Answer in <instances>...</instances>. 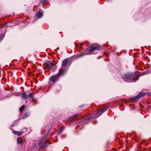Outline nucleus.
Here are the masks:
<instances>
[{
    "label": "nucleus",
    "instance_id": "17",
    "mask_svg": "<svg viewBox=\"0 0 151 151\" xmlns=\"http://www.w3.org/2000/svg\"><path fill=\"white\" fill-rule=\"evenodd\" d=\"M22 138L21 137H19V144L22 143Z\"/></svg>",
    "mask_w": 151,
    "mask_h": 151
},
{
    "label": "nucleus",
    "instance_id": "14",
    "mask_svg": "<svg viewBox=\"0 0 151 151\" xmlns=\"http://www.w3.org/2000/svg\"><path fill=\"white\" fill-rule=\"evenodd\" d=\"M27 114L26 113H24V115H23V116L22 117L23 119H24L25 118H26L27 117Z\"/></svg>",
    "mask_w": 151,
    "mask_h": 151
},
{
    "label": "nucleus",
    "instance_id": "5",
    "mask_svg": "<svg viewBox=\"0 0 151 151\" xmlns=\"http://www.w3.org/2000/svg\"><path fill=\"white\" fill-rule=\"evenodd\" d=\"M66 72V71L64 68H60L59 70L58 73L57 75L60 77V76H61L65 74Z\"/></svg>",
    "mask_w": 151,
    "mask_h": 151
},
{
    "label": "nucleus",
    "instance_id": "15",
    "mask_svg": "<svg viewBox=\"0 0 151 151\" xmlns=\"http://www.w3.org/2000/svg\"><path fill=\"white\" fill-rule=\"evenodd\" d=\"M13 133L15 134H17L19 135V132L16 131L14 130L13 131Z\"/></svg>",
    "mask_w": 151,
    "mask_h": 151
},
{
    "label": "nucleus",
    "instance_id": "22",
    "mask_svg": "<svg viewBox=\"0 0 151 151\" xmlns=\"http://www.w3.org/2000/svg\"><path fill=\"white\" fill-rule=\"evenodd\" d=\"M89 118H86V120H88V119Z\"/></svg>",
    "mask_w": 151,
    "mask_h": 151
},
{
    "label": "nucleus",
    "instance_id": "2",
    "mask_svg": "<svg viewBox=\"0 0 151 151\" xmlns=\"http://www.w3.org/2000/svg\"><path fill=\"white\" fill-rule=\"evenodd\" d=\"M99 48V45L97 44H93L90 47L87 48L86 52L81 53L80 55H78V57L83 56L85 55H88L90 54V52L94 50H96Z\"/></svg>",
    "mask_w": 151,
    "mask_h": 151
},
{
    "label": "nucleus",
    "instance_id": "11",
    "mask_svg": "<svg viewBox=\"0 0 151 151\" xmlns=\"http://www.w3.org/2000/svg\"><path fill=\"white\" fill-rule=\"evenodd\" d=\"M42 16V12L41 11L38 12L36 14V16L38 18H41Z\"/></svg>",
    "mask_w": 151,
    "mask_h": 151
},
{
    "label": "nucleus",
    "instance_id": "25",
    "mask_svg": "<svg viewBox=\"0 0 151 151\" xmlns=\"http://www.w3.org/2000/svg\"><path fill=\"white\" fill-rule=\"evenodd\" d=\"M19 135H21V134H20V133H19Z\"/></svg>",
    "mask_w": 151,
    "mask_h": 151
},
{
    "label": "nucleus",
    "instance_id": "13",
    "mask_svg": "<svg viewBox=\"0 0 151 151\" xmlns=\"http://www.w3.org/2000/svg\"><path fill=\"white\" fill-rule=\"evenodd\" d=\"M25 107V106L23 105L20 108H19V111L22 112V111Z\"/></svg>",
    "mask_w": 151,
    "mask_h": 151
},
{
    "label": "nucleus",
    "instance_id": "12",
    "mask_svg": "<svg viewBox=\"0 0 151 151\" xmlns=\"http://www.w3.org/2000/svg\"><path fill=\"white\" fill-rule=\"evenodd\" d=\"M22 93V98L26 99L28 98V96L25 93Z\"/></svg>",
    "mask_w": 151,
    "mask_h": 151
},
{
    "label": "nucleus",
    "instance_id": "18",
    "mask_svg": "<svg viewBox=\"0 0 151 151\" xmlns=\"http://www.w3.org/2000/svg\"><path fill=\"white\" fill-rule=\"evenodd\" d=\"M78 115V114H77L76 115H75V116H73L71 117V118L72 119H73V118H74L75 117H76Z\"/></svg>",
    "mask_w": 151,
    "mask_h": 151
},
{
    "label": "nucleus",
    "instance_id": "9",
    "mask_svg": "<svg viewBox=\"0 0 151 151\" xmlns=\"http://www.w3.org/2000/svg\"><path fill=\"white\" fill-rule=\"evenodd\" d=\"M69 62V60L68 58L65 59L62 63V66H67Z\"/></svg>",
    "mask_w": 151,
    "mask_h": 151
},
{
    "label": "nucleus",
    "instance_id": "3",
    "mask_svg": "<svg viewBox=\"0 0 151 151\" xmlns=\"http://www.w3.org/2000/svg\"><path fill=\"white\" fill-rule=\"evenodd\" d=\"M106 109H101L99 110L97 112H96L95 113H94L91 116L93 118H96L98 117L99 116L101 115L104 112L106 111Z\"/></svg>",
    "mask_w": 151,
    "mask_h": 151
},
{
    "label": "nucleus",
    "instance_id": "24",
    "mask_svg": "<svg viewBox=\"0 0 151 151\" xmlns=\"http://www.w3.org/2000/svg\"><path fill=\"white\" fill-rule=\"evenodd\" d=\"M22 88L23 89V88L22 87H21V89H22Z\"/></svg>",
    "mask_w": 151,
    "mask_h": 151
},
{
    "label": "nucleus",
    "instance_id": "1",
    "mask_svg": "<svg viewBox=\"0 0 151 151\" xmlns=\"http://www.w3.org/2000/svg\"><path fill=\"white\" fill-rule=\"evenodd\" d=\"M143 75L138 72H135L134 73H129L124 75L122 77V78L125 81L132 82L135 81L138 79V77L140 76Z\"/></svg>",
    "mask_w": 151,
    "mask_h": 151
},
{
    "label": "nucleus",
    "instance_id": "19",
    "mask_svg": "<svg viewBox=\"0 0 151 151\" xmlns=\"http://www.w3.org/2000/svg\"><path fill=\"white\" fill-rule=\"evenodd\" d=\"M17 142L18 143H19V137L17 138Z\"/></svg>",
    "mask_w": 151,
    "mask_h": 151
},
{
    "label": "nucleus",
    "instance_id": "10",
    "mask_svg": "<svg viewBox=\"0 0 151 151\" xmlns=\"http://www.w3.org/2000/svg\"><path fill=\"white\" fill-rule=\"evenodd\" d=\"M39 145L42 147H45L47 145V143L46 142V141L45 142H44L43 140L39 143Z\"/></svg>",
    "mask_w": 151,
    "mask_h": 151
},
{
    "label": "nucleus",
    "instance_id": "21",
    "mask_svg": "<svg viewBox=\"0 0 151 151\" xmlns=\"http://www.w3.org/2000/svg\"><path fill=\"white\" fill-rule=\"evenodd\" d=\"M61 129L62 130H63V129H64V127H62L61 128Z\"/></svg>",
    "mask_w": 151,
    "mask_h": 151
},
{
    "label": "nucleus",
    "instance_id": "6",
    "mask_svg": "<svg viewBox=\"0 0 151 151\" xmlns=\"http://www.w3.org/2000/svg\"><path fill=\"white\" fill-rule=\"evenodd\" d=\"M50 62L48 63H44L43 65V68L46 70V71H49L50 67Z\"/></svg>",
    "mask_w": 151,
    "mask_h": 151
},
{
    "label": "nucleus",
    "instance_id": "20",
    "mask_svg": "<svg viewBox=\"0 0 151 151\" xmlns=\"http://www.w3.org/2000/svg\"><path fill=\"white\" fill-rule=\"evenodd\" d=\"M83 45V43H81V46H80V48H81V46H82V45Z\"/></svg>",
    "mask_w": 151,
    "mask_h": 151
},
{
    "label": "nucleus",
    "instance_id": "4",
    "mask_svg": "<svg viewBox=\"0 0 151 151\" xmlns=\"http://www.w3.org/2000/svg\"><path fill=\"white\" fill-rule=\"evenodd\" d=\"M59 78V76L57 75H53L50 77V80L54 84L58 80Z\"/></svg>",
    "mask_w": 151,
    "mask_h": 151
},
{
    "label": "nucleus",
    "instance_id": "23",
    "mask_svg": "<svg viewBox=\"0 0 151 151\" xmlns=\"http://www.w3.org/2000/svg\"><path fill=\"white\" fill-rule=\"evenodd\" d=\"M77 45H77V44L76 45V46H77Z\"/></svg>",
    "mask_w": 151,
    "mask_h": 151
},
{
    "label": "nucleus",
    "instance_id": "8",
    "mask_svg": "<svg viewBox=\"0 0 151 151\" xmlns=\"http://www.w3.org/2000/svg\"><path fill=\"white\" fill-rule=\"evenodd\" d=\"M145 95V93H144L141 92L139 93L138 95L134 98L133 99L134 100H136L143 96Z\"/></svg>",
    "mask_w": 151,
    "mask_h": 151
},
{
    "label": "nucleus",
    "instance_id": "16",
    "mask_svg": "<svg viewBox=\"0 0 151 151\" xmlns=\"http://www.w3.org/2000/svg\"><path fill=\"white\" fill-rule=\"evenodd\" d=\"M33 94L32 93H30L29 94V96L31 98H33Z\"/></svg>",
    "mask_w": 151,
    "mask_h": 151
},
{
    "label": "nucleus",
    "instance_id": "7",
    "mask_svg": "<svg viewBox=\"0 0 151 151\" xmlns=\"http://www.w3.org/2000/svg\"><path fill=\"white\" fill-rule=\"evenodd\" d=\"M50 67L49 71H54L56 69V67L51 63H50Z\"/></svg>",
    "mask_w": 151,
    "mask_h": 151
}]
</instances>
